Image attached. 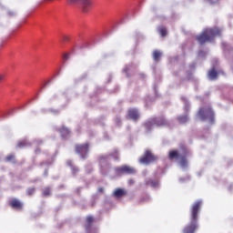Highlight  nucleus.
Returning a JSON list of instances; mask_svg holds the SVG:
<instances>
[{
  "instance_id": "obj_8",
  "label": "nucleus",
  "mask_w": 233,
  "mask_h": 233,
  "mask_svg": "<svg viewBox=\"0 0 233 233\" xmlns=\"http://www.w3.org/2000/svg\"><path fill=\"white\" fill-rule=\"evenodd\" d=\"M181 156H183V147H181L179 150L177 149L170 150L167 157L170 161H174V160L177 161V159L181 158Z\"/></svg>"
},
{
  "instance_id": "obj_21",
  "label": "nucleus",
  "mask_w": 233,
  "mask_h": 233,
  "mask_svg": "<svg viewBox=\"0 0 233 233\" xmlns=\"http://www.w3.org/2000/svg\"><path fill=\"white\" fill-rule=\"evenodd\" d=\"M159 57H161V52L159 51H154L153 53V58L155 61H159Z\"/></svg>"
},
{
  "instance_id": "obj_29",
  "label": "nucleus",
  "mask_w": 233,
  "mask_h": 233,
  "mask_svg": "<svg viewBox=\"0 0 233 233\" xmlns=\"http://www.w3.org/2000/svg\"><path fill=\"white\" fill-rule=\"evenodd\" d=\"M146 199H148V198H142V199H140V203H143V201H146Z\"/></svg>"
},
{
  "instance_id": "obj_32",
  "label": "nucleus",
  "mask_w": 233,
  "mask_h": 233,
  "mask_svg": "<svg viewBox=\"0 0 233 233\" xmlns=\"http://www.w3.org/2000/svg\"><path fill=\"white\" fill-rule=\"evenodd\" d=\"M100 159H105V157H101Z\"/></svg>"
},
{
  "instance_id": "obj_26",
  "label": "nucleus",
  "mask_w": 233,
  "mask_h": 233,
  "mask_svg": "<svg viewBox=\"0 0 233 233\" xmlns=\"http://www.w3.org/2000/svg\"><path fill=\"white\" fill-rule=\"evenodd\" d=\"M219 0H207L208 3H210V5H216V3H218Z\"/></svg>"
},
{
  "instance_id": "obj_10",
  "label": "nucleus",
  "mask_w": 233,
  "mask_h": 233,
  "mask_svg": "<svg viewBox=\"0 0 233 233\" xmlns=\"http://www.w3.org/2000/svg\"><path fill=\"white\" fill-rule=\"evenodd\" d=\"M9 207L15 210H23V202L17 198H12L9 201Z\"/></svg>"
},
{
  "instance_id": "obj_28",
  "label": "nucleus",
  "mask_w": 233,
  "mask_h": 233,
  "mask_svg": "<svg viewBox=\"0 0 233 233\" xmlns=\"http://www.w3.org/2000/svg\"><path fill=\"white\" fill-rule=\"evenodd\" d=\"M5 79V75L0 74V81H3Z\"/></svg>"
},
{
  "instance_id": "obj_9",
  "label": "nucleus",
  "mask_w": 233,
  "mask_h": 233,
  "mask_svg": "<svg viewBox=\"0 0 233 233\" xmlns=\"http://www.w3.org/2000/svg\"><path fill=\"white\" fill-rule=\"evenodd\" d=\"M187 156H188V149H187V147H182V155L179 158V163L182 168H187L188 167V160L187 159Z\"/></svg>"
},
{
  "instance_id": "obj_15",
  "label": "nucleus",
  "mask_w": 233,
  "mask_h": 233,
  "mask_svg": "<svg viewBox=\"0 0 233 233\" xmlns=\"http://www.w3.org/2000/svg\"><path fill=\"white\" fill-rule=\"evenodd\" d=\"M177 120L178 123H180V125H185V123H188V115L178 116Z\"/></svg>"
},
{
  "instance_id": "obj_20",
  "label": "nucleus",
  "mask_w": 233,
  "mask_h": 233,
  "mask_svg": "<svg viewBox=\"0 0 233 233\" xmlns=\"http://www.w3.org/2000/svg\"><path fill=\"white\" fill-rule=\"evenodd\" d=\"M67 165H69V167H72L73 174H77V172H79V167L72 166V161H67Z\"/></svg>"
},
{
  "instance_id": "obj_25",
  "label": "nucleus",
  "mask_w": 233,
  "mask_h": 233,
  "mask_svg": "<svg viewBox=\"0 0 233 233\" xmlns=\"http://www.w3.org/2000/svg\"><path fill=\"white\" fill-rule=\"evenodd\" d=\"M111 156H113V157H115L116 160L119 159V152H117V150H115Z\"/></svg>"
},
{
  "instance_id": "obj_4",
  "label": "nucleus",
  "mask_w": 233,
  "mask_h": 233,
  "mask_svg": "<svg viewBox=\"0 0 233 233\" xmlns=\"http://www.w3.org/2000/svg\"><path fill=\"white\" fill-rule=\"evenodd\" d=\"M146 130H152V127H168V120L165 116L153 117L145 123Z\"/></svg>"
},
{
  "instance_id": "obj_23",
  "label": "nucleus",
  "mask_w": 233,
  "mask_h": 233,
  "mask_svg": "<svg viewBox=\"0 0 233 233\" xmlns=\"http://www.w3.org/2000/svg\"><path fill=\"white\" fill-rule=\"evenodd\" d=\"M24 147H26V141H20L17 143L18 148H23Z\"/></svg>"
},
{
  "instance_id": "obj_3",
  "label": "nucleus",
  "mask_w": 233,
  "mask_h": 233,
  "mask_svg": "<svg viewBox=\"0 0 233 233\" xmlns=\"http://www.w3.org/2000/svg\"><path fill=\"white\" fill-rule=\"evenodd\" d=\"M197 116L201 121H209L210 123H214V111H212L211 106L200 107Z\"/></svg>"
},
{
  "instance_id": "obj_7",
  "label": "nucleus",
  "mask_w": 233,
  "mask_h": 233,
  "mask_svg": "<svg viewBox=\"0 0 233 233\" xmlns=\"http://www.w3.org/2000/svg\"><path fill=\"white\" fill-rule=\"evenodd\" d=\"M157 157L152 154L150 150H146L143 157H140V163L144 165H148V163H154Z\"/></svg>"
},
{
  "instance_id": "obj_27",
  "label": "nucleus",
  "mask_w": 233,
  "mask_h": 233,
  "mask_svg": "<svg viewBox=\"0 0 233 233\" xmlns=\"http://www.w3.org/2000/svg\"><path fill=\"white\" fill-rule=\"evenodd\" d=\"M97 192H99V194H103V192H105V188L98 187Z\"/></svg>"
},
{
  "instance_id": "obj_24",
  "label": "nucleus",
  "mask_w": 233,
  "mask_h": 233,
  "mask_svg": "<svg viewBox=\"0 0 233 233\" xmlns=\"http://www.w3.org/2000/svg\"><path fill=\"white\" fill-rule=\"evenodd\" d=\"M44 196H50V187H46L43 191Z\"/></svg>"
},
{
  "instance_id": "obj_5",
  "label": "nucleus",
  "mask_w": 233,
  "mask_h": 233,
  "mask_svg": "<svg viewBox=\"0 0 233 233\" xmlns=\"http://www.w3.org/2000/svg\"><path fill=\"white\" fill-rule=\"evenodd\" d=\"M72 5H81V10L83 14H88L92 10V0H69Z\"/></svg>"
},
{
  "instance_id": "obj_18",
  "label": "nucleus",
  "mask_w": 233,
  "mask_h": 233,
  "mask_svg": "<svg viewBox=\"0 0 233 233\" xmlns=\"http://www.w3.org/2000/svg\"><path fill=\"white\" fill-rule=\"evenodd\" d=\"M146 185H148L150 187H153V188H156V187H158L159 182L157 180L149 179L146 182Z\"/></svg>"
},
{
  "instance_id": "obj_16",
  "label": "nucleus",
  "mask_w": 233,
  "mask_h": 233,
  "mask_svg": "<svg viewBox=\"0 0 233 233\" xmlns=\"http://www.w3.org/2000/svg\"><path fill=\"white\" fill-rule=\"evenodd\" d=\"M157 32L161 35V37H167V27L159 26L157 28Z\"/></svg>"
},
{
  "instance_id": "obj_6",
  "label": "nucleus",
  "mask_w": 233,
  "mask_h": 233,
  "mask_svg": "<svg viewBox=\"0 0 233 233\" xmlns=\"http://www.w3.org/2000/svg\"><path fill=\"white\" fill-rule=\"evenodd\" d=\"M89 147H90V145L88 143L77 144L75 146V150L76 154H79L82 159H86V156H88Z\"/></svg>"
},
{
  "instance_id": "obj_17",
  "label": "nucleus",
  "mask_w": 233,
  "mask_h": 233,
  "mask_svg": "<svg viewBox=\"0 0 233 233\" xmlns=\"http://www.w3.org/2000/svg\"><path fill=\"white\" fill-rule=\"evenodd\" d=\"M5 161L6 163H15V155L14 154L7 155L5 158Z\"/></svg>"
},
{
  "instance_id": "obj_19",
  "label": "nucleus",
  "mask_w": 233,
  "mask_h": 233,
  "mask_svg": "<svg viewBox=\"0 0 233 233\" xmlns=\"http://www.w3.org/2000/svg\"><path fill=\"white\" fill-rule=\"evenodd\" d=\"M208 77L209 79H218V72L216 71V69H211L208 72Z\"/></svg>"
},
{
  "instance_id": "obj_11",
  "label": "nucleus",
  "mask_w": 233,
  "mask_h": 233,
  "mask_svg": "<svg viewBox=\"0 0 233 233\" xmlns=\"http://www.w3.org/2000/svg\"><path fill=\"white\" fill-rule=\"evenodd\" d=\"M127 119H132L133 121H137L139 119V111L136 108H130L127 111Z\"/></svg>"
},
{
  "instance_id": "obj_30",
  "label": "nucleus",
  "mask_w": 233,
  "mask_h": 233,
  "mask_svg": "<svg viewBox=\"0 0 233 233\" xmlns=\"http://www.w3.org/2000/svg\"><path fill=\"white\" fill-rule=\"evenodd\" d=\"M64 58L68 59V55H65Z\"/></svg>"
},
{
  "instance_id": "obj_12",
  "label": "nucleus",
  "mask_w": 233,
  "mask_h": 233,
  "mask_svg": "<svg viewBox=\"0 0 233 233\" xmlns=\"http://www.w3.org/2000/svg\"><path fill=\"white\" fill-rule=\"evenodd\" d=\"M120 172H123L125 174H136V169L134 167H128V166H123L119 168Z\"/></svg>"
},
{
  "instance_id": "obj_1",
  "label": "nucleus",
  "mask_w": 233,
  "mask_h": 233,
  "mask_svg": "<svg viewBox=\"0 0 233 233\" xmlns=\"http://www.w3.org/2000/svg\"><path fill=\"white\" fill-rule=\"evenodd\" d=\"M203 202L198 200L190 207L189 223L184 228L183 233H196V230L199 228L198 219H199V211Z\"/></svg>"
},
{
  "instance_id": "obj_13",
  "label": "nucleus",
  "mask_w": 233,
  "mask_h": 233,
  "mask_svg": "<svg viewBox=\"0 0 233 233\" xmlns=\"http://www.w3.org/2000/svg\"><path fill=\"white\" fill-rule=\"evenodd\" d=\"M92 223H94V217L92 216L86 217V225H85L86 230H90V228H92Z\"/></svg>"
},
{
  "instance_id": "obj_2",
  "label": "nucleus",
  "mask_w": 233,
  "mask_h": 233,
  "mask_svg": "<svg viewBox=\"0 0 233 233\" xmlns=\"http://www.w3.org/2000/svg\"><path fill=\"white\" fill-rule=\"evenodd\" d=\"M221 35V29L218 27L205 29L201 35L197 36V41L200 45H205L210 41H214V37Z\"/></svg>"
},
{
  "instance_id": "obj_22",
  "label": "nucleus",
  "mask_w": 233,
  "mask_h": 233,
  "mask_svg": "<svg viewBox=\"0 0 233 233\" xmlns=\"http://www.w3.org/2000/svg\"><path fill=\"white\" fill-rule=\"evenodd\" d=\"M35 189L34 187H29L26 191L27 196H34Z\"/></svg>"
},
{
  "instance_id": "obj_14",
  "label": "nucleus",
  "mask_w": 233,
  "mask_h": 233,
  "mask_svg": "<svg viewBox=\"0 0 233 233\" xmlns=\"http://www.w3.org/2000/svg\"><path fill=\"white\" fill-rule=\"evenodd\" d=\"M115 198H123V196H127V191H125L123 188H116L114 191Z\"/></svg>"
},
{
  "instance_id": "obj_31",
  "label": "nucleus",
  "mask_w": 233,
  "mask_h": 233,
  "mask_svg": "<svg viewBox=\"0 0 233 233\" xmlns=\"http://www.w3.org/2000/svg\"><path fill=\"white\" fill-rule=\"evenodd\" d=\"M38 152H40V150H39V149H36V150H35V154H37Z\"/></svg>"
}]
</instances>
